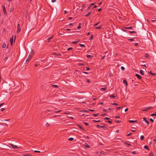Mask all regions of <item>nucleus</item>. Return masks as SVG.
<instances>
[{"label": "nucleus", "instance_id": "nucleus-1", "mask_svg": "<svg viewBox=\"0 0 156 156\" xmlns=\"http://www.w3.org/2000/svg\"><path fill=\"white\" fill-rule=\"evenodd\" d=\"M34 53V52L32 51L31 52H30V54L29 55L28 57L26 59V62H28L31 59L32 56L33 55Z\"/></svg>", "mask_w": 156, "mask_h": 156}, {"label": "nucleus", "instance_id": "nucleus-2", "mask_svg": "<svg viewBox=\"0 0 156 156\" xmlns=\"http://www.w3.org/2000/svg\"><path fill=\"white\" fill-rule=\"evenodd\" d=\"M17 33H19L21 31V29L20 27V25L19 24H18L17 25Z\"/></svg>", "mask_w": 156, "mask_h": 156}, {"label": "nucleus", "instance_id": "nucleus-3", "mask_svg": "<svg viewBox=\"0 0 156 156\" xmlns=\"http://www.w3.org/2000/svg\"><path fill=\"white\" fill-rule=\"evenodd\" d=\"M2 8L3 9V11L4 14L6 15V11L5 8V7L4 5L2 6Z\"/></svg>", "mask_w": 156, "mask_h": 156}, {"label": "nucleus", "instance_id": "nucleus-4", "mask_svg": "<svg viewBox=\"0 0 156 156\" xmlns=\"http://www.w3.org/2000/svg\"><path fill=\"white\" fill-rule=\"evenodd\" d=\"M150 108L149 107H147L145 108H143L142 109V111H147V110L149 109H150Z\"/></svg>", "mask_w": 156, "mask_h": 156}, {"label": "nucleus", "instance_id": "nucleus-5", "mask_svg": "<svg viewBox=\"0 0 156 156\" xmlns=\"http://www.w3.org/2000/svg\"><path fill=\"white\" fill-rule=\"evenodd\" d=\"M10 145L13 149L17 148H18L17 145H14L12 144H11Z\"/></svg>", "mask_w": 156, "mask_h": 156}, {"label": "nucleus", "instance_id": "nucleus-6", "mask_svg": "<svg viewBox=\"0 0 156 156\" xmlns=\"http://www.w3.org/2000/svg\"><path fill=\"white\" fill-rule=\"evenodd\" d=\"M10 41L11 43V45L12 46V45L13 41V36L12 37H11L10 39Z\"/></svg>", "mask_w": 156, "mask_h": 156}, {"label": "nucleus", "instance_id": "nucleus-7", "mask_svg": "<svg viewBox=\"0 0 156 156\" xmlns=\"http://www.w3.org/2000/svg\"><path fill=\"white\" fill-rule=\"evenodd\" d=\"M143 121L144 122H145L147 125H148L149 124V122L148 121H147L145 118H143Z\"/></svg>", "mask_w": 156, "mask_h": 156}, {"label": "nucleus", "instance_id": "nucleus-8", "mask_svg": "<svg viewBox=\"0 0 156 156\" xmlns=\"http://www.w3.org/2000/svg\"><path fill=\"white\" fill-rule=\"evenodd\" d=\"M84 146L86 147L87 148H89L90 147V145H89L88 144L86 143L85 144Z\"/></svg>", "mask_w": 156, "mask_h": 156}, {"label": "nucleus", "instance_id": "nucleus-9", "mask_svg": "<svg viewBox=\"0 0 156 156\" xmlns=\"http://www.w3.org/2000/svg\"><path fill=\"white\" fill-rule=\"evenodd\" d=\"M97 126L98 128H103L104 129H105V126H101L99 125H97Z\"/></svg>", "mask_w": 156, "mask_h": 156}, {"label": "nucleus", "instance_id": "nucleus-10", "mask_svg": "<svg viewBox=\"0 0 156 156\" xmlns=\"http://www.w3.org/2000/svg\"><path fill=\"white\" fill-rule=\"evenodd\" d=\"M123 83L126 86H127L128 85L127 83L126 80H123Z\"/></svg>", "mask_w": 156, "mask_h": 156}, {"label": "nucleus", "instance_id": "nucleus-11", "mask_svg": "<svg viewBox=\"0 0 156 156\" xmlns=\"http://www.w3.org/2000/svg\"><path fill=\"white\" fill-rule=\"evenodd\" d=\"M136 76L139 80L141 79V77L140 75L138 74H136Z\"/></svg>", "mask_w": 156, "mask_h": 156}, {"label": "nucleus", "instance_id": "nucleus-12", "mask_svg": "<svg viewBox=\"0 0 156 156\" xmlns=\"http://www.w3.org/2000/svg\"><path fill=\"white\" fill-rule=\"evenodd\" d=\"M80 41V40L74 41L72 42L73 44H76L78 43Z\"/></svg>", "mask_w": 156, "mask_h": 156}, {"label": "nucleus", "instance_id": "nucleus-13", "mask_svg": "<svg viewBox=\"0 0 156 156\" xmlns=\"http://www.w3.org/2000/svg\"><path fill=\"white\" fill-rule=\"evenodd\" d=\"M109 97L110 98H111V99H113L115 98V96L114 95H110Z\"/></svg>", "mask_w": 156, "mask_h": 156}, {"label": "nucleus", "instance_id": "nucleus-14", "mask_svg": "<svg viewBox=\"0 0 156 156\" xmlns=\"http://www.w3.org/2000/svg\"><path fill=\"white\" fill-rule=\"evenodd\" d=\"M107 89V87H104V88H101V91H105V90H106Z\"/></svg>", "mask_w": 156, "mask_h": 156}, {"label": "nucleus", "instance_id": "nucleus-15", "mask_svg": "<svg viewBox=\"0 0 156 156\" xmlns=\"http://www.w3.org/2000/svg\"><path fill=\"white\" fill-rule=\"evenodd\" d=\"M91 13H92V12H89L86 15V16H89L91 14Z\"/></svg>", "mask_w": 156, "mask_h": 156}, {"label": "nucleus", "instance_id": "nucleus-16", "mask_svg": "<svg viewBox=\"0 0 156 156\" xmlns=\"http://www.w3.org/2000/svg\"><path fill=\"white\" fill-rule=\"evenodd\" d=\"M6 44L4 42L3 44V45L2 46V48H4L6 47Z\"/></svg>", "mask_w": 156, "mask_h": 156}, {"label": "nucleus", "instance_id": "nucleus-17", "mask_svg": "<svg viewBox=\"0 0 156 156\" xmlns=\"http://www.w3.org/2000/svg\"><path fill=\"white\" fill-rule=\"evenodd\" d=\"M144 57L146 58H148L149 57V55L147 54H146L144 55Z\"/></svg>", "mask_w": 156, "mask_h": 156}, {"label": "nucleus", "instance_id": "nucleus-18", "mask_svg": "<svg viewBox=\"0 0 156 156\" xmlns=\"http://www.w3.org/2000/svg\"><path fill=\"white\" fill-rule=\"evenodd\" d=\"M140 73L142 75H144V71L143 70H140Z\"/></svg>", "mask_w": 156, "mask_h": 156}, {"label": "nucleus", "instance_id": "nucleus-19", "mask_svg": "<svg viewBox=\"0 0 156 156\" xmlns=\"http://www.w3.org/2000/svg\"><path fill=\"white\" fill-rule=\"evenodd\" d=\"M140 138L141 140H143L144 139V136L143 135H142L140 137Z\"/></svg>", "mask_w": 156, "mask_h": 156}, {"label": "nucleus", "instance_id": "nucleus-20", "mask_svg": "<svg viewBox=\"0 0 156 156\" xmlns=\"http://www.w3.org/2000/svg\"><path fill=\"white\" fill-rule=\"evenodd\" d=\"M80 46L81 47H84L85 46V45L84 44H80Z\"/></svg>", "mask_w": 156, "mask_h": 156}, {"label": "nucleus", "instance_id": "nucleus-21", "mask_svg": "<svg viewBox=\"0 0 156 156\" xmlns=\"http://www.w3.org/2000/svg\"><path fill=\"white\" fill-rule=\"evenodd\" d=\"M101 26H99L98 27H97L96 28V29H101Z\"/></svg>", "mask_w": 156, "mask_h": 156}, {"label": "nucleus", "instance_id": "nucleus-22", "mask_svg": "<svg viewBox=\"0 0 156 156\" xmlns=\"http://www.w3.org/2000/svg\"><path fill=\"white\" fill-rule=\"evenodd\" d=\"M129 122L131 123H133L135 122H136V121H133V120H129Z\"/></svg>", "mask_w": 156, "mask_h": 156}, {"label": "nucleus", "instance_id": "nucleus-23", "mask_svg": "<svg viewBox=\"0 0 156 156\" xmlns=\"http://www.w3.org/2000/svg\"><path fill=\"white\" fill-rule=\"evenodd\" d=\"M73 140V138H72V137H70V138H69L68 140L70 141H72V140Z\"/></svg>", "mask_w": 156, "mask_h": 156}, {"label": "nucleus", "instance_id": "nucleus-24", "mask_svg": "<svg viewBox=\"0 0 156 156\" xmlns=\"http://www.w3.org/2000/svg\"><path fill=\"white\" fill-rule=\"evenodd\" d=\"M151 115L152 116H155L156 115V113H154L153 114H152Z\"/></svg>", "mask_w": 156, "mask_h": 156}, {"label": "nucleus", "instance_id": "nucleus-25", "mask_svg": "<svg viewBox=\"0 0 156 156\" xmlns=\"http://www.w3.org/2000/svg\"><path fill=\"white\" fill-rule=\"evenodd\" d=\"M98 115V114H93V115L95 117H97Z\"/></svg>", "mask_w": 156, "mask_h": 156}, {"label": "nucleus", "instance_id": "nucleus-26", "mask_svg": "<svg viewBox=\"0 0 156 156\" xmlns=\"http://www.w3.org/2000/svg\"><path fill=\"white\" fill-rule=\"evenodd\" d=\"M24 156H32V155L29 154H25L23 155Z\"/></svg>", "mask_w": 156, "mask_h": 156}, {"label": "nucleus", "instance_id": "nucleus-27", "mask_svg": "<svg viewBox=\"0 0 156 156\" xmlns=\"http://www.w3.org/2000/svg\"><path fill=\"white\" fill-rule=\"evenodd\" d=\"M52 87L55 88H57L58 87V86L56 85H52Z\"/></svg>", "mask_w": 156, "mask_h": 156}, {"label": "nucleus", "instance_id": "nucleus-28", "mask_svg": "<svg viewBox=\"0 0 156 156\" xmlns=\"http://www.w3.org/2000/svg\"><path fill=\"white\" fill-rule=\"evenodd\" d=\"M92 56V55H88L87 56V57L88 58H91Z\"/></svg>", "mask_w": 156, "mask_h": 156}, {"label": "nucleus", "instance_id": "nucleus-29", "mask_svg": "<svg viewBox=\"0 0 156 156\" xmlns=\"http://www.w3.org/2000/svg\"><path fill=\"white\" fill-rule=\"evenodd\" d=\"M121 68L122 70H124L125 69L124 67L123 66H121Z\"/></svg>", "mask_w": 156, "mask_h": 156}, {"label": "nucleus", "instance_id": "nucleus-30", "mask_svg": "<svg viewBox=\"0 0 156 156\" xmlns=\"http://www.w3.org/2000/svg\"><path fill=\"white\" fill-rule=\"evenodd\" d=\"M73 49V48L71 47H70V48H68L67 49V50L68 51H69V50H71Z\"/></svg>", "mask_w": 156, "mask_h": 156}, {"label": "nucleus", "instance_id": "nucleus-31", "mask_svg": "<svg viewBox=\"0 0 156 156\" xmlns=\"http://www.w3.org/2000/svg\"><path fill=\"white\" fill-rule=\"evenodd\" d=\"M130 33H135L136 32L134 31H129V32Z\"/></svg>", "mask_w": 156, "mask_h": 156}, {"label": "nucleus", "instance_id": "nucleus-32", "mask_svg": "<svg viewBox=\"0 0 156 156\" xmlns=\"http://www.w3.org/2000/svg\"><path fill=\"white\" fill-rule=\"evenodd\" d=\"M93 35H92L90 37V40H92L93 38Z\"/></svg>", "mask_w": 156, "mask_h": 156}, {"label": "nucleus", "instance_id": "nucleus-33", "mask_svg": "<svg viewBox=\"0 0 156 156\" xmlns=\"http://www.w3.org/2000/svg\"><path fill=\"white\" fill-rule=\"evenodd\" d=\"M116 123H119L121 122V121L120 120H116L115 121Z\"/></svg>", "mask_w": 156, "mask_h": 156}, {"label": "nucleus", "instance_id": "nucleus-34", "mask_svg": "<svg viewBox=\"0 0 156 156\" xmlns=\"http://www.w3.org/2000/svg\"><path fill=\"white\" fill-rule=\"evenodd\" d=\"M5 109L4 108H2L1 109V111H2V112H3L5 110Z\"/></svg>", "mask_w": 156, "mask_h": 156}, {"label": "nucleus", "instance_id": "nucleus-35", "mask_svg": "<svg viewBox=\"0 0 156 156\" xmlns=\"http://www.w3.org/2000/svg\"><path fill=\"white\" fill-rule=\"evenodd\" d=\"M84 124L86 126H87L88 125V123L86 122H84Z\"/></svg>", "mask_w": 156, "mask_h": 156}, {"label": "nucleus", "instance_id": "nucleus-36", "mask_svg": "<svg viewBox=\"0 0 156 156\" xmlns=\"http://www.w3.org/2000/svg\"><path fill=\"white\" fill-rule=\"evenodd\" d=\"M132 154H136V153L135 151H133L132 152Z\"/></svg>", "mask_w": 156, "mask_h": 156}, {"label": "nucleus", "instance_id": "nucleus-37", "mask_svg": "<svg viewBox=\"0 0 156 156\" xmlns=\"http://www.w3.org/2000/svg\"><path fill=\"white\" fill-rule=\"evenodd\" d=\"M80 24H81L80 23L79 24V26L77 27V29H79L81 28V27L80 26Z\"/></svg>", "mask_w": 156, "mask_h": 156}, {"label": "nucleus", "instance_id": "nucleus-38", "mask_svg": "<svg viewBox=\"0 0 156 156\" xmlns=\"http://www.w3.org/2000/svg\"><path fill=\"white\" fill-rule=\"evenodd\" d=\"M48 111H54L53 110V108H51L50 110H48Z\"/></svg>", "mask_w": 156, "mask_h": 156}, {"label": "nucleus", "instance_id": "nucleus-39", "mask_svg": "<svg viewBox=\"0 0 156 156\" xmlns=\"http://www.w3.org/2000/svg\"><path fill=\"white\" fill-rule=\"evenodd\" d=\"M99 23V22L98 23H95V24L94 25V26H96L97 25H98V24Z\"/></svg>", "mask_w": 156, "mask_h": 156}, {"label": "nucleus", "instance_id": "nucleus-40", "mask_svg": "<svg viewBox=\"0 0 156 156\" xmlns=\"http://www.w3.org/2000/svg\"><path fill=\"white\" fill-rule=\"evenodd\" d=\"M78 65L79 66H83L84 65L83 63H79Z\"/></svg>", "mask_w": 156, "mask_h": 156}, {"label": "nucleus", "instance_id": "nucleus-41", "mask_svg": "<svg viewBox=\"0 0 156 156\" xmlns=\"http://www.w3.org/2000/svg\"><path fill=\"white\" fill-rule=\"evenodd\" d=\"M93 121L94 122H100V120H93Z\"/></svg>", "mask_w": 156, "mask_h": 156}, {"label": "nucleus", "instance_id": "nucleus-42", "mask_svg": "<svg viewBox=\"0 0 156 156\" xmlns=\"http://www.w3.org/2000/svg\"><path fill=\"white\" fill-rule=\"evenodd\" d=\"M10 11V12H11V11H12L14 10V8H11Z\"/></svg>", "mask_w": 156, "mask_h": 156}, {"label": "nucleus", "instance_id": "nucleus-43", "mask_svg": "<svg viewBox=\"0 0 156 156\" xmlns=\"http://www.w3.org/2000/svg\"><path fill=\"white\" fill-rule=\"evenodd\" d=\"M34 152L36 153H40V151H34Z\"/></svg>", "mask_w": 156, "mask_h": 156}, {"label": "nucleus", "instance_id": "nucleus-44", "mask_svg": "<svg viewBox=\"0 0 156 156\" xmlns=\"http://www.w3.org/2000/svg\"><path fill=\"white\" fill-rule=\"evenodd\" d=\"M144 148L147 149L148 148V147L147 146H144Z\"/></svg>", "mask_w": 156, "mask_h": 156}, {"label": "nucleus", "instance_id": "nucleus-45", "mask_svg": "<svg viewBox=\"0 0 156 156\" xmlns=\"http://www.w3.org/2000/svg\"><path fill=\"white\" fill-rule=\"evenodd\" d=\"M52 37L53 36H52L51 37H50L48 38V41H49V40H50L52 38Z\"/></svg>", "mask_w": 156, "mask_h": 156}, {"label": "nucleus", "instance_id": "nucleus-46", "mask_svg": "<svg viewBox=\"0 0 156 156\" xmlns=\"http://www.w3.org/2000/svg\"><path fill=\"white\" fill-rule=\"evenodd\" d=\"M4 104V103L0 104V107H1Z\"/></svg>", "mask_w": 156, "mask_h": 156}, {"label": "nucleus", "instance_id": "nucleus-47", "mask_svg": "<svg viewBox=\"0 0 156 156\" xmlns=\"http://www.w3.org/2000/svg\"><path fill=\"white\" fill-rule=\"evenodd\" d=\"M46 125L47 126H50V124L48 123V122L46 123Z\"/></svg>", "mask_w": 156, "mask_h": 156}, {"label": "nucleus", "instance_id": "nucleus-48", "mask_svg": "<svg viewBox=\"0 0 156 156\" xmlns=\"http://www.w3.org/2000/svg\"><path fill=\"white\" fill-rule=\"evenodd\" d=\"M129 40L131 41H134V40L133 38H131L129 39Z\"/></svg>", "mask_w": 156, "mask_h": 156}, {"label": "nucleus", "instance_id": "nucleus-49", "mask_svg": "<svg viewBox=\"0 0 156 156\" xmlns=\"http://www.w3.org/2000/svg\"><path fill=\"white\" fill-rule=\"evenodd\" d=\"M150 120L152 122H154V120L151 118L150 119Z\"/></svg>", "mask_w": 156, "mask_h": 156}, {"label": "nucleus", "instance_id": "nucleus-50", "mask_svg": "<svg viewBox=\"0 0 156 156\" xmlns=\"http://www.w3.org/2000/svg\"><path fill=\"white\" fill-rule=\"evenodd\" d=\"M131 134L132 133H129L127 135V136H130V135H131Z\"/></svg>", "mask_w": 156, "mask_h": 156}, {"label": "nucleus", "instance_id": "nucleus-51", "mask_svg": "<svg viewBox=\"0 0 156 156\" xmlns=\"http://www.w3.org/2000/svg\"><path fill=\"white\" fill-rule=\"evenodd\" d=\"M87 81L88 83L90 82V81L89 79H87Z\"/></svg>", "mask_w": 156, "mask_h": 156}, {"label": "nucleus", "instance_id": "nucleus-52", "mask_svg": "<svg viewBox=\"0 0 156 156\" xmlns=\"http://www.w3.org/2000/svg\"><path fill=\"white\" fill-rule=\"evenodd\" d=\"M128 110V108H126V109H125V112H127Z\"/></svg>", "mask_w": 156, "mask_h": 156}, {"label": "nucleus", "instance_id": "nucleus-53", "mask_svg": "<svg viewBox=\"0 0 156 156\" xmlns=\"http://www.w3.org/2000/svg\"><path fill=\"white\" fill-rule=\"evenodd\" d=\"M105 57V56H102L101 58V59L102 60L103 59H104Z\"/></svg>", "mask_w": 156, "mask_h": 156}, {"label": "nucleus", "instance_id": "nucleus-54", "mask_svg": "<svg viewBox=\"0 0 156 156\" xmlns=\"http://www.w3.org/2000/svg\"><path fill=\"white\" fill-rule=\"evenodd\" d=\"M126 144L128 146H129L131 145V144H129L126 143Z\"/></svg>", "mask_w": 156, "mask_h": 156}, {"label": "nucleus", "instance_id": "nucleus-55", "mask_svg": "<svg viewBox=\"0 0 156 156\" xmlns=\"http://www.w3.org/2000/svg\"><path fill=\"white\" fill-rule=\"evenodd\" d=\"M83 73L84 74H88V73L86 72H83Z\"/></svg>", "mask_w": 156, "mask_h": 156}, {"label": "nucleus", "instance_id": "nucleus-56", "mask_svg": "<svg viewBox=\"0 0 156 156\" xmlns=\"http://www.w3.org/2000/svg\"><path fill=\"white\" fill-rule=\"evenodd\" d=\"M91 6L90 5V6L88 7V8H87V9L88 10V9H89L91 8Z\"/></svg>", "mask_w": 156, "mask_h": 156}, {"label": "nucleus", "instance_id": "nucleus-57", "mask_svg": "<svg viewBox=\"0 0 156 156\" xmlns=\"http://www.w3.org/2000/svg\"><path fill=\"white\" fill-rule=\"evenodd\" d=\"M51 0V2H55V1H56L55 0Z\"/></svg>", "mask_w": 156, "mask_h": 156}, {"label": "nucleus", "instance_id": "nucleus-58", "mask_svg": "<svg viewBox=\"0 0 156 156\" xmlns=\"http://www.w3.org/2000/svg\"><path fill=\"white\" fill-rule=\"evenodd\" d=\"M112 105H118V104L116 103H114L113 104H112Z\"/></svg>", "mask_w": 156, "mask_h": 156}, {"label": "nucleus", "instance_id": "nucleus-59", "mask_svg": "<svg viewBox=\"0 0 156 156\" xmlns=\"http://www.w3.org/2000/svg\"><path fill=\"white\" fill-rule=\"evenodd\" d=\"M101 8H99V9H98V11H99V12H100L101 11Z\"/></svg>", "mask_w": 156, "mask_h": 156}, {"label": "nucleus", "instance_id": "nucleus-60", "mask_svg": "<svg viewBox=\"0 0 156 156\" xmlns=\"http://www.w3.org/2000/svg\"><path fill=\"white\" fill-rule=\"evenodd\" d=\"M115 118H119V116H116L115 117Z\"/></svg>", "mask_w": 156, "mask_h": 156}, {"label": "nucleus", "instance_id": "nucleus-61", "mask_svg": "<svg viewBox=\"0 0 156 156\" xmlns=\"http://www.w3.org/2000/svg\"><path fill=\"white\" fill-rule=\"evenodd\" d=\"M70 30H71V29H69V28H67V29H66V30H67V31Z\"/></svg>", "mask_w": 156, "mask_h": 156}, {"label": "nucleus", "instance_id": "nucleus-62", "mask_svg": "<svg viewBox=\"0 0 156 156\" xmlns=\"http://www.w3.org/2000/svg\"><path fill=\"white\" fill-rule=\"evenodd\" d=\"M105 119H106V120H108V119H109V118H108V117H106L105 118Z\"/></svg>", "mask_w": 156, "mask_h": 156}, {"label": "nucleus", "instance_id": "nucleus-63", "mask_svg": "<svg viewBox=\"0 0 156 156\" xmlns=\"http://www.w3.org/2000/svg\"><path fill=\"white\" fill-rule=\"evenodd\" d=\"M90 69V68H89V67H87V68L86 70H89V69Z\"/></svg>", "mask_w": 156, "mask_h": 156}, {"label": "nucleus", "instance_id": "nucleus-64", "mask_svg": "<svg viewBox=\"0 0 156 156\" xmlns=\"http://www.w3.org/2000/svg\"><path fill=\"white\" fill-rule=\"evenodd\" d=\"M108 123H110V124L112 123V122L111 121H108Z\"/></svg>", "mask_w": 156, "mask_h": 156}]
</instances>
